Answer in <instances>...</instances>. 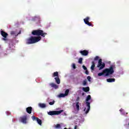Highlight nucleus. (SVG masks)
<instances>
[{"label": "nucleus", "instance_id": "obj_1", "mask_svg": "<svg viewBox=\"0 0 129 129\" xmlns=\"http://www.w3.org/2000/svg\"><path fill=\"white\" fill-rule=\"evenodd\" d=\"M114 73V70H113V66H110L109 69H105L103 71V72L99 73L98 74V76H102L104 75L105 76H109V75H112V74Z\"/></svg>", "mask_w": 129, "mask_h": 129}, {"label": "nucleus", "instance_id": "obj_2", "mask_svg": "<svg viewBox=\"0 0 129 129\" xmlns=\"http://www.w3.org/2000/svg\"><path fill=\"white\" fill-rule=\"evenodd\" d=\"M41 39H42L41 36H31L29 38L26 40V44L28 45L30 44H35V43H37V42L41 41Z\"/></svg>", "mask_w": 129, "mask_h": 129}, {"label": "nucleus", "instance_id": "obj_3", "mask_svg": "<svg viewBox=\"0 0 129 129\" xmlns=\"http://www.w3.org/2000/svg\"><path fill=\"white\" fill-rule=\"evenodd\" d=\"M32 34L33 35V36H38V37L41 36V37H43V38H44L45 36L47 35V33H44L43 30L40 29L33 30L32 32Z\"/></svg>", "mask_w": 129, "mask_h": 129}, {"label": "nucleus", "instance_id": "obj_4", "mask_svg": "<svg viewBox=\"0 0 129 129\" xmlns=\"http://www.w3.org/2000/svg\"><path fill=\"white\" fill-rule=\"evenodd\" d=\"M91 99V96L90 95H88L86 99V104L87 108V110L85 111V114H87L89 111L90 110V103L88 101Z\"/></svg>", "mask_w": 129, "mask_h": 129}, {"label": "nucleus", "instance_id": "obj_5", "mask_svg": "<svg viewBox=\"0 0 129 129\" xmlns=\"http://www.w3.org/2000/svg\"><path fill=\"white\" fill-rule=\"evenodd\" d=\"M52 77H55L54 79L57 84H60V83H61V81L60 80V78H59V73H58V72H54Z\"/></svg>", "mask_w": 129, "mask_h": 129}, {"label": "nucleus", "instance_id": "obj_6", "mask_svg": "<svg viewBox=\"0 0 129 129\" xmlns=\"http://www.w3.org/2000/svg\"><path fill=\"white\" fill-rule=\"evenodd\" d=\"M97 67L99 68V70H102L105 67V63L102 62V59L101 58L99 59Z\"/></svg>", "mask_w": 129, "mask_h": 129}, {"label": "nucleus", "instance_id": "obj_7", "mask_svg": "<svg viewBox=\"0 0 129 129\" xmlns=\"http://www.w3.org/2000/svg\"><path fill=\"white\" fill-rule=\"evenodd\" d=\"M64 110H60L59 111H50L47 113L48 115H59V114L62 113Z\"/></svg>", "mask_w": 129, "mask_h": 129}, {"label": "nucleus", "instance_id": "obj_8", "mask_svg": "<svg viewBox=\"0 0 129 129\" xmlns=\"http://www.w3.org/2000/svg\"><path fill=\"white\" fill-rule=\"evenodd\" d=\"M89 20H90V18L89 17H87L86 18L84 19V22L86 25H88L89 27H93V24H91V23L89 22Z\"/></svg>", "mask_w": 129, "mask_h": 129}, {"label": "nucleus", "instance_id": "obj_9", "mask_svg": "<svg viewBox=\"0 0 129 129\" xmlns=\"http://www.w3.org/2000/svg\"><path fill=\"white\" fill-rule=\"evenodd\" d=\"M28 119V116L27 115H24L20 117V120L22 123L26 124L27 123V120Z\"/></svg>", "mask_w": 129, "mask_h": 129}, {"label": "nucleus", "instance_id": "obj_10", "mask_svg": "<svg viewBox=\"0 0 129 129\" xmlns=\"http://www.w3.org/2000/svg\"><path fill=\"white\" fill-rule=\"evenodd\" d=\"M80 54L82 55L83 56H87L88 55L89 52L88 50H81L80 51Z\"/></svg>", "mask_w": 129, "mask_h": 129}, {"label": "nucleus", "instance_id": "obj_11", "mask_svg": "<svg viewBox=\"0 0 129 129\" xmlns=\"http://www.w3.org/2000/svg\"><path fill=\"white\" fill-rule=\"evenodd\" d=\"M1 34L4 38H3V40H4V41H6V40H7V39H6V38H7V36H8V33H7L6 32H5L4 31H1Z\"/></svg>", "mask_w": 129, "mask_h": 129}, {"label": "nucleus", "instance_id": "obj_12", "mask_svg": "<svg viewBox=\"0 0 129 129\" xmlns=\"http://www.w3.org/2000/svg\"><path fill=\"white\" fill-rule=\"evenodd\" d=\"M49 85L52 88H54V89H58V88H59V86L56 85L54 83H51L50 84H49Z\"/></svg>", "mask_w": 129, "mask_h": 129}, {"label": "nucleus", "instance_id": "obj_13", "mask_svg": "<svg viewBox=\"0 0 129 129\" xmlns=\"http://www.w3.org/2000/svg\"><path fill=\"white\" fill-rule=\"evenodd\" d=\"M32 109L33 108H32V107H28L27 108H26V112H27V113L31 114V113H32Z\"/></svg>", "mask_w": 129, "mask_h": 129}, {"label": "nucleus", "instance_id": "obj_14", "mask_svg": "<svg viewBox=\"0 0 129 129\" xmlns=\"http://www.w3.org/2000/svg\"><path fill=\"white\" fill-rule=\"evenodd\" d=\"M106 80H107V82H109V83H111V82H115V79L109 78V79H107Z\"/></svg>", "mask_w": 129, "mask_h": 129}, {"label": "nucleus", "instance_id": "obj_15", "mask_svg": "<svg viewBox=\"0 0 129 129\" xmlns=\"http://www.w3.org/2000/svg\"><path fill=\"white\" fill-rule=\"evenodd\" d=\"M83 90L85 92H88V91L90 90L89 87H83Z\"/></svg>", "mask_w": 129, "mask_h": 129}, {"label": "nucleus", "instance_id": "obj_16", "mask_svg": "<svg viewBox=\"0 0 129 129\" xmlns=\"http://www.w3.org/2000/svg\"><path fill=\"white\" fill-rule=\"evenodd\" d=\"M94 68H95V62H94V61H92L91 70H94Z\"/></svg>", "mask_w": 129, "mask_h": 129}, {"label": "nucleus", "instance_id": "obj_17", "mask_svg": "<svg viewBox=\"0 0 129 129\" xmlns=\"http://www.w3.org/2000/svg\"><path fill=\"white\" fill-rule=\"evenodd\" d=\"M39 106L41 107V108H44V107H46V104L45 103H39Z\"/></svg>", "mask_w": 129, "mask_h": 129}, {"label": "nucleus", "instance_id": "obj_18", "mask_svg": "<svg viewBox=\"0 0 129 129\" xmlns=\"http://www.w3.org/2000/svg\"><path fill=\"white\" fill-rule=\"evenodd\" d=\"M36 121L37 122V123H38V124H39L40 125H42V120L37 117Z\"/></svg>", "mask_w": 129, "mask_h": 129}, {"label": "nucleus", "instance_id": "obj_19", "mask_svg": "<svg viewBox=\"0 0 129 129\" xmlns=\"http://www.w3.org/2000/svg\"><path fill=\"white\" fill-rule=\"evenodd\" d=\"M55 128H61V124L58 123L54 125Z\"/></svg>", "mask_w": 129, "mask_h": 129}, {"label": "nucleus", "instance_id": "obj_20", "mask_svg": "<svg viewBox=\"0 0 129 129\" xmlns=\"http://www.w3.org/2000/svg\"><path fill=\"white\" fill-rule=\"evenodd\" d=\"M76 107H77V110H79L80 107V106H79V102H77L76 103Z\"/></svg>", "mask_w": 129, "mask_h": 129}, {"label": "nucleus", "instance_id": "obj_21", "mask_svg": "<svg viewBox=\"0 0 129 129\" xmlns=\"http://www.w3.org/2000/svg\"><path fill=\"white\" fill-rule=\"evenodd\" d=\"M83 85L84 86L87 85V80H85L83 81Z\"/></svg>", "mask_w": 129, "mask_h": 129}, {"label": "nucleus", "instance_id": "obj_22", "mask_svg": "<svg viewBox=\"0 0 129 129\" xmlns=\"http://www.w3.org/2000/svg\"><path fill=\"white\" fill-rule=\"evenodd\" d=\"M69 94V89H67L65 91L64 95L66 96H67V95H68Z\"/></svg>", "mask_w": 129, "mask_h": 129}, {"label": "nucleus", "instance_id": "obj_23", "mask_svg": "<svg viewBox=\"0 0 129 129\" xmlns=\"http://www.w3.org/2000/svg\"><path fill=\"white\" fill-rule=\"evenodd\" d=\"M65 96H66L65 95V94H63V93H61V94H60L58 95V97H60V98H61V97H65Z\"/></svg>", "mask_w": 129, "mask_h": 129}, {"label": "nucleus", "instance_id": "obj_24", "mask_svg": "<svg viewBox=\"0 0 129 129\" xmlns=\"http://www.w3.org/2000/svg\"><path fill=\"white\" fill-rule=\"evenodd\" d=\"M82 60H83V58L81 57L79 58V63H80V64H82Z\"/></svg>", "mask_w": 129, "mask_h": 129}, {"label": "nucleus", "instance_id": "obj_25", "mask_svg": "<svg viewBox=\"0 0 129 129\" xmlns=\"http://www.w3.org/2000/svg\"><path fill=\"white\" fill-rule=\"evenodd\" d=\"M87 80H88V81L89 82H91V77L90 76H88L87 78Z\"/></svg>", "mask_w": 129, "mask_h": 129}, {"label": "nucleus", "instance_id": "obj_26", "mask_svg": "<svg viewBox=\"0 0 129 129\" xmlns=\"http://www.w3.org/2000/svg\"><path fill=\"white\" fill-rule=\"evenodd\" d=\"M10 34L13 36V35H16V32L15 31H11Z\"/></svg>", "mask_w": 129, "mask_h": 129}, {"label": "nucleus", "instance_id": "obj_27", "mask_svg": "<svg viewBox=\"0 0 129 129\" xmlns=\"http://www.w3.org/2000/svg\"><path fill=\"white\" fill-rule=\"evenodd\" d=\"M55 103V101H53L52 102H49V104L50 105H53Z\"/></svg>", "mask_w": 129, "mask_h": 129}, {"label": "nucleus", "instance_id": "obj_28", "mask_svg": "<svg viewBox=\"0 0 129 129\" xmlns=\"http://www.w3.org/2000/svg\"><path fill=\"white\" fill-rule=\"evenodd\" d=\"M32 119H33V120H37V117H36V116H32Z\"/></svg>", "mask_w": 129, "mask_h": 129}, {"label": "nucleus", "instance_id": "obj_29", "mask_svg": "<svg viewBox=\"0 0 129 129\" xmlns=\"http://www.w3.org/2000/svg\"><path fill=\"white\" fill-rule=\"evenodd\" d=\"M98 59H99V57L98 56H96L94 58L95 61H96V60H98Z\"/></svg>", "mask_w": 129, "mask_h": 129}, {"label": "nucleus", "instance_id": "obj_30", "mask_svg": "<svg viewBox=\"0 0 129 129\" xmlns=\"http://www.w3.org/2000/svg\"><path fill=\"white\" fill-rule=\"evenodd\" d=\"M72 67L74 69H76V66L75 65V63H73Z\"/></svg>", "mask_w": 129, "mask_h": 129}, {"label": "nucleus", "instance_id": "obj_31", "mask_svg": "<svg viewBox=\"0 0 129 129\" xmlns=\"http://www.w3.org/2000/svg\"><path fill=\"white\" fill-rule=\"evenodd\" d=\"M83 68L84 69V70H87V68H86V67H85V66H83Z\"/></svg>", "mask_w": 129, "mask_h": 129}, {"label": "nucleus", "instance_id": "obj_32", "mask_svg": "<svg viewBox=\"0 0 129 129\" xmlns=\"http://www.w3.org/2000/svg\"><path fill=\"white\" fill-rule=\"evenodd\" d=\"M85 73L87 75H88L89 74V72H88V71L87 70H86Z\"/></svg>", "mask_w": 129, "mask_h": 129}, {"label": "nucleus", "instance_id": "obj_33", "mask_svg": "<svg viewBox=\"0 0 129 129\" xmlns=\"http://www.w3.org/2000/svg\"><path fill=\"white\" fill-rule=\"evenodd\" d=\"M20 34H22L21 31H20L19 32L17 35H15L16 37H17V36H18V35H20Z\"/></svg>", "mask_w": 129, "mask_h": 129}, {"label": "nucleus", "instance_id": "obj_34", "mask_svg": "<svg viewBox=\"0 0 129 129\" xmlns=\"http://www.w3.org/2000/svg\"><path fill=\"white\" fill-rule=\"evenodd\" d=\"M79 99H80V98L79 97H78L76 100V101L77 102L79 101Z\"/></svg>", "mask_w": 129, "mask_h": 129}, {"label": "nucleus", "instance_id": "obj_35", "mask_svg": "<svg viewBox=\"0 0 129 129\" xmlns=\"http://www.w3.org/2000/svg\"><path fill=\"white\" fill-rule=\"evenodd\" d=\"M119 111H120V112H122L123 111V109L121 108V109L119 110Z\"/></svg>", "mask_w": 129, "mask_h": 129}, {"label": "nucleus", "instance_id": "obj_36", "mask_svg": "<svg viewBox=\"0 0 129 129\" xmlns=\"http://www.w3.org/2000/svg\"><path fill=\"white\" fill-rule=\"evenodd\" d=\"M75 129H77V125L75 126Z\"/></svg>", "mask_w": 129, "mask_h": 129}, {"label": "nucleus", "instance_id": "obj_37", "mask_svg": "<svg viewBox=\"0 0 129 129\" xmlns=\"http://www.w3.org/2000/svg\"><path fill=\"white\" fill-rule=\"evenodd\" d=\"M85 110H86V108H85L84 109V111H85Z\"/></svg>", "mask_w": 129, "mask_h": 129}, {"label": "nucleus", "instance_id": "obj_38", "mask_svg": "<svg viewBox=\"0 0 129 129\" xmlns=\"http://www.w3.org/2000/svg\"><path fill=\"white\" fill-rule=\"evenodd\" d=\"M82 95H84V93H82Z\"/></svg>", "mask_w": 129, "mask_h": 129}, {"label": "nucleus", "instance_id": "obj_39", "mask_svg": "<svg viewBox=\"0 0 129 129\" xmlns=\"http://www.w3.org/2000/svg\"><path fill=\"white\" fill-rule=\"evenodd\" d=\"M35 19H38L37 18H35Z\"/></svg>", "mask_w": 129, "mask_h": 129}]
</instances>
